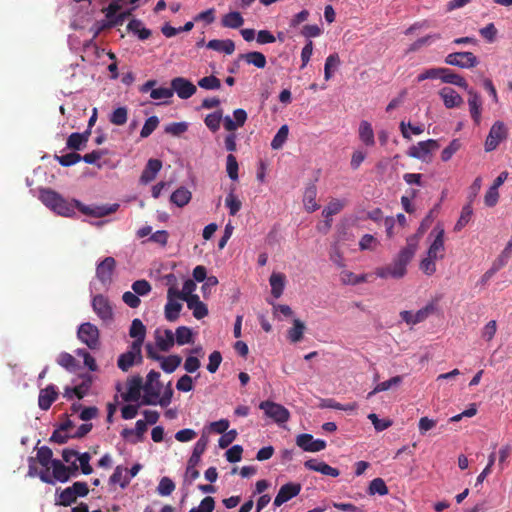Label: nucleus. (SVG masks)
Listing matches in <instances>:
<instances>
[{
  "label": "nucleus",
  "instance_id": "7ed1b4c3",
  "mask_svg": "<svg viewBox=\"0 0 512 512\" xmlns=\"http://www.w3.org/2000/svg\"><path fill=\"white\" fill-rule=\"evenodd\" d=\"M162 383L160 382V373L151 370L146 377V382L143 385L144 395L141 403L144 405H156L158 396L161 395Z\"/></svg>",
  "mask_w": 512,
  "mask_h": 512
},
{
  "label": "nucleus",
  "instance_id": "603ef678",
  "mask_svg": "<svg viewBox=\"0 0 512 512\" xmlns=\"http://www.w3.org/2000/svg\"><path fill=\"white\" fill-rule=\"evenodd\" d=\"M309 16L310 12L307 9H303L300 12L293 15L289 20V31H296L302 23L308 20Z\"/></svg>",
  "mask_w": 512,
  "mask_h": 512
},
{
  "label": "nucleus",
  "instance_id": "a19ab883",
  "mask_svg": "<svg viewBox=\"0 0 512 512\" xmlns=\"http://www.w3.org/2000/svg\"><path fill=\"white\" fill-rule=\"evenodd\" d=\"M244 23L242 15L237 11H232L222 17L221 24L223 27L237 29Z\"/></svg>",
  "mask_w": 512,
  "mask_h": 512
},
{
  "label": "nucleus",
  "instance_id": "aec40b11",
  "mask_svg": "<svg viewBox=\"0 0 512 512\" xmlns=\"http://www.w3.org/2000/svg\"><path fill=\"white\" fill-rule=\"evenodd\" d=\"M58 397V389L55 385L50 384L46 388L41 389L38 397V405L41 410H48Z\"/></svg>",
  "mask_w": 512,
  "mask_h": 512
},
{
  "label": "nucleus",
  "instance_id": "de8ad7c7",
  "mask_svg": "<svg viewBox=\"0 0 512 512\" xmlns=\"http://www.w3.org/2000/svg\"><path fill=\"white\" fill-rule=\"evenodd\" d=\"M388 487L385 483V481L382 478H375L373 479L368 487V494L369 495H380L384 496L388 494Z\"/></svg>",
  "mask_w": 512,
  "mask_h": 512
},
{
  "label": "nucleus",
  "instance_id": "a878e982",
  "mask_svg": "<svg viewBox=\"0 0 512 512\" xmlns=\"http://www.w3.org/2000/svg\"><path fill=\"white\" fill-rule=\"evenodd\" d=\"M444 106L448 109L459 107L463 103L462 97L454 89L444 87L439 91Z\"/></svg>",
  "mask_w": 512,
  "mask_h": 512
},
{
  "label": "nucleus",
  "instance_id": "72a5a7b5",
  "mask_svg": "<svg viewBox=\"0 0 512 512\" xmlns=\"http://www.w3.org/2000/svg\"><path fill=\"white\" fill-rule=\"evenodd\" d=\"M239 58L243 59L247 64L253 65L259 69L265 68L267 64L265 55L258 51H251L245 54H240Z\"/></svg>",
  "mask_w": 512,
  "mask_h": 512
},
{
  "label": "nucleus",
  "instance_id": "6e6d98bb",
  "mask_svg": "<svg viewBox=\"0 0 512 512\" xmlns=\"http://www.w3.org/2000/svg\"><path fill=\"white\" fill-rule=\"evenodd\" d=\"M473 210L470 204L465 205L462 208L460 217L454 226L455 231H461L470 221Z\"/></svg>",
  "mask_w": 512,
  "mask_h": 512
},
{
  "label": "nucleus",
  "instance_id": "5701e85b",
  "mask_svg": "<svg viewBox=\"0 0 512 512\" xmlns=\"http://www.w3.org/2000/svg\"><path fill=\"white\" fill-rule=\"evenodd\" d=\"M141 390H143L142 378L133 377L128 382V389L122 394V398L126 402H137L141 397Z\"/></svg>",
  "mask_w": 512,
  "mask_h": 512
},
{
  "label": "nucleus",
  "instance_id": "bb28decb",
  "mask_svg": "<svg viewBox=\"0 0 512 512\" xmlns=\"http://www.w3.org/2000/svg\"><path fill=\"white\" fill-rule=\"evenodd\" d=\"M187 307L192 310L193 316L196 319H202L208 315L207 306L200 301L198 295H190L186 298Z\"/></svg>",
  "mask_w": 512,
  "mask_h": 512
},
{
  "label": "nucleus",
  "instance_id": "79ce46f5",
  "mask_svg": "<svg viewBox=\"0 0 512 512\" xmlns=\"http://www.w3.org/2000/svg\"><path fill=\"white\" fill-rule=\"evenodd\" d=\"M340 58L337 53L330 54L325 61L324 65V78L326 81L330 80L333 76V73L340 66Z\"/></svg>",
  "mask_w": 512,
  "mask_h": 512
},
{
  "label": "nucleus",
  "instance_id": "09e8293b",
  "mask_svg": "<svg viewBox=\"0 0 512 512\" xmlns=\"http://www.w3.org/2000/svg\"><path fill=\"white\" fill-rule=\"evenodd\" d=\"M289 128L287 125H282L271 141V147L274 150L282 148L288 138Z\"/></svg>",
  "mask_w": 512,
  "mask_h": 512
},
{
  "label": "nucleus",
  "instance_id": "c03bdc74",
  "mask_svg": "<svg viewBox=\"0 0 512 512\" xmlns=\"http://www.w3.org/2000/svg\"><path fill=\"white\" fill-rule=\"evenodd\" d=\"M175 343L185 345L193 342V333L189 327L179 326L174 333Z\"/></svg>",
  "mask_w": 512,
  "mask_h": 512
},
{
  "label": "nucleus",
  "instance_id": "8fccbe9b",
  "mask_svg": "<svg viewBox=\"0 0 512 512\" xmlns=\"http://www.w3.org/2000/svg\"><path fill=\"white\" fill-rule=\"evenodd\" d=\"M125 471L122 466H117L110 476L109 482L111 484H119L121 488H125L130 482V478L126 477Z\"/></svg>",
  "mask_w": 512,
  "mask_h": 512
},
{
  "label": "nucleus",
  "instance_id": "13d9d810",
  "mask_svg": "<svg viewBox=\"0 0 512 512\" xmlns=\"http://www.w3.org/2000/svg\"><path fill=\"white\" fill-rule=\"evenodd\" d=\"M128 110L126 107L116 108L110 115L109 120L112 124L121 126L127 122Z\"/></svg>",
  "mask_w": 512,
  "mask_h": 512
},
{
  "label": "nucleus",
  "instance_id": "1a4fd4ad",
  "mask_svg": "<svg viewBox=\"0 0 512 512\" xmlns=\"http://www.w3.org/2000/svg\"><path fill=\"white\" fill-rule=\"evenodd\" d=\"M435 311H436V305L433 302H430L415 313H413L411 311H407V310L401 311L400 317L408 325H416V324L421 323L424 320H426Z\"/></svg>",
  "mask_w": 512,
  "mask_h": 512
},
{
  "label": "nucleus",
  "instance_id": "774afa93",
  "mask_svg": "<svg viewBox=\"0 0 512 512\" xmlns=\"http://www.w3.org/2000/svg\"><path fill=\"white\" fill-rule=\"evenodd\" d=\"M461 142L459 139H453L449 145L443 149L441 153V159L444 162L449 161L452 156L460 149Z\"/></svg>",
  "mask_w": 512,
  "mask_h": 512
},
{
  "label": "nucleus",
  "instance_id": "4c0bfd02",
  "mask_svg": "<svg viewBox=\"0 0 512 512\" xmlns=\"http://www.w3.org/2000/svg\"><path fill=\"white\" fill-rule=\"evenodd\" d=\"M359 138L366 146H373L375 144L373 128L366 120L360 122Z\"/></svg>",
  "mask_w": 512,
  "mask_h": 512
},
{
  "label": "nucleus",
  "instance_id": "2f4dec72",
  "mask_svg": "<svg viewBox=\"0 0 512 512\" xmlns=\"http://www.w3.org/2000/svg\"><path fill=\"white\" fill-rule=\"evenodd\" d=\"M206 47L214 51L223 52L227 55H231L235 50V44L230 39H213L206 44Z\"/></svg>",
  "mask_w": 512,
  "mask_h": 512
},
{
  "label": "nucleus",
  "instance_id": "b1692460",
  "mask_svg": "<svg viewBox=\"0 0 512 512\" xmlns=\"http://www.w3.org/2000/svg\"><path fill=\"white\" fill-rule=\"evenodd\" d=\"M304 466L309 470L319 472L326 476L337 477L340 474L338 469L331 467L327 463L317 459H310L305 461Z\"/></svg>",
  "mask_w": 512,
  "mask_h": 512
},
{
  "label": "nucleus",
  "instance_id": "f704fd0d",
  "mask_svg": "<svg viewBox=\"0 0 512 512\" xmlns=\"http://www.w3.org/2000/svg\"><path fill=\"white\" fill-rule=\"evenodd\" d=\"M285 280L286 277L282 273H272L269 278V283L271 286V293L275 298H279L284 291L285 288Z\"/></svg>",
  "mask_w": 512,
  "mask_h": 512
},
{
  "label": "nucleus",
  "instance_id": "a18cd8bd",
  "mask_svg": "<svg viewBox=\"0 0 512 512\" xmlns=\"http://www.w3.org/2000/svg\"><path fill=\"white\" fill-rule=\"evenodd\" d=\"M304 331L305 324L301 320L295 319L293 321V327L288 330V339L292 343H297L302 339Z\"/></svg>",
  "mask_w": 512,
  "mask_h": 512
},
{
  "label": "nucleus",
  "instance_id": "69168bd1",
  "mask_svg": "<svg viewBox=\"0 0 512 512\" xmlns=\"http://www.w3.org/2000/svg\"><path fill=\"white\" fill-rule=\"evenodd\" d=\"M322 33L323 29L317 24H306L300 30V34L308 40L319 37Z\"/></svg>",
  "mask_w": 512,
  "mask_h": 512
},
{
  "label": "nucleus",
  "instance_id": "393cba45",
  "mask_svg": "<svg viewBox=\"0 0 512 512\" xmlns=\"http://www.w3.org/2000/svg\"><path fill=\"white\" fill-rule=\"evenodd\" d=\"M161 168L162 162L159 159H149L140 176V182L143 184L150 183L156 178Z\"/></svg>",
  "mask_w": 512,
  "mask_h": 512
},
{
  "label": "nucleus",
  "instance_id": "052dcab7",
  "mask_svg": "<svg viewBox=\"0 0 512 512\" xmlns=\"http://www.w3.org/2000/svg\"><path fill=\"white\" fill-rule=\"evenodd\" d=\"M76 499L77 497L74 495L73 491L70 487H67L59 493L56 504L61 506H70L76 502Z\"/></svg>",
  "mask_w": 512,
  "mask_h": 512
},
{
  "label": "nucleus",
  "instance_id": "4468645a",
  "mask_svg": "<svg viewBox=\"0 0 512 512\" xmlns=\"http://www.w3.org/2000/svg\"><path fill=\"white\" fill-rule=\"evenodd\" d=\"M296 444L307 452H319L325 449L326 442L322 439H314L311 434L303 433L296 437Z\"/></svg>",
  "mask_w": 512,
  "mask_h": 512
},
{
  "label": "nucleus",
  "instance_id": "4d7b16f0",
  "mask_svg": "<svg viewBox=\"0 0 512 512\" xmlns=\"http://www.w3.org/2000/svg\"><path fill=\"white\" fill-rule=\"evenodd\" d=\"M52 456L53 452L48 446H42L37 451V460L43 467L49 468L54 460Z\"/></svg>",
  "mask_w": 512,
  "mask_h": 512
},
{
  "label": "nucleus",
  "instance_id": "c756f323",
  "mask_svg": "<svg viewBox=\"0 0 512 512\" xmlns=\"http://www.w3.org/2000/svg\"><path fill=\"white\" fill-rule=\"evenodd\" d=\"M121 9V5L119 3V0H115L112 3L109 4V6L106 8V17L110 20V22L113 25H120L123 23L126 13H118Z\"/></svg>",
  "mask_w": 512,
  "mask_h": 512
},
{
  "label": "nucleus",
  "instance_id": "e2e57ef3",
  "mask_svg": "<svg viewBox=\"0 0 512 512\" xmlns=\"http://www.w3.org/2000/svg\"><path fill=\"white\" fill-rule=\"evenodd\" d=\"M225 204L227 206V208L229 209V214L231 216H235L241 209V206H242V203L241 201L238 199V197L233 193V192H230L226 199H225Z\"/></svg>",
  "mask_w": 512,
  "mask_h": 512
},
{
  "label": "nucleus",
  "instance_id": "0e129e2a",
  "mask_svg": "<svg viewBox=\"0 0 512 512\" xmlns=\"http://www.w3.org/2000/svg\"><path fill=\"white\" fill-rule=\"evenodd\" d=\"M215 509V500L211 496L204 497L198 506L193 507L189 512H213Z\"/></svg>",
  "mask_w": 512,
  "mask_h": 512
},
{
  "label": "nucleus",
  "instance_id": "6e6552de",
  "mask_svg": "<svg viewBox=\"0 0 512 512\" xmlns=\"http://www.w3.org/2000/svg\"><path fill=\"white\" fill-rule=\"evenodd\" d=\"M75 208H78L80 212L85 215L93 216V217H104L106 215L114 213L119 204H111V205H85L81 203L79 200L74 199Z\"/></svg>",
  "mask_w": 512,
  "mask_h": 512
},
{
  "label": "nucleus",
  "instance_id": "473e14b6",
  "mask_svg": "<svg viewBox=\"0 0 512 512\" xmlns=\"http://www.w3.org/2000/svg\"><path fill=\"white\" fill-rule=\"evenodd\" d=\"M160 367L165 373H173L181 364L182 358L179 355L157 357Z\"/></svg>",
  "mask_w": 512,
  "mask_h": 512
},
{
  "label": "nucleus",
  "instance_id": "f3484780",
  "mask_svg": "<svg viewBox=\"0 0 512 512\" xmlns=\"http://www.w3.org/2000/svg\"><path fill=\"white\" fill-rule=\"evenodd\" d=\"M434 231H437V234L427 251V257L436 261L444 257V230L442 228H435Z\"/></svg>",
  "mask_w": 512,
  "mask_h": 512
},
{
  "label": "nucleus",
  "instance_id": "c85d7f7f",
  "mask_svg": "<svg viewBox=\"0 0 512 512\" xmlns=\"http://www.w3.org/2000/svg\"><path fill=\"white\" fill-rule=\"evenodd\" d=\"M168 301L165 305V318L170 321L174 322L179 318L180 311L182 309V304L175 300L176 296H170L167 293Z\"/></svg>",
  "mask_w": 512,
  "mask_h": 512
},
{
  "label": "nucleus",
  "instance_id": "20e7f679",
  "mask_svg": "<svg viewBox=\"0 0 512 512\" xmlns=\"http://www.w3.org/2000/svg\"><path fill=\"white\" fill-rule=\"evenodd\" d=\"M259 408L264 411L267 417L273 419V421L279 425L286 423L290 418L288 409L273 401H262L259 404Z\"/></svg>",
  "mask_w": 512,
  "mask_h": 512
},
{
  "label": "nucleus",
  "instance_id": "cd10ccee",
  "mask_svg": "<svg viewBox=\"0 0 512 512\" xmlns=\"http://www.w3.org/2000/svg\"><path fill=\"white\" fill-rule=\"evenodd\" d=\"M442 71H443V72H441L442 82L447 83V84H453L460 88H463L464 90H468L469 85H468L467 81L464 79V77L453 72L449 68L442 67Z\"/></svg>",
  "mask_w": 512,
  "mask_h": 512
},
{
  "label": "nucleus",
  "instance_id": "a211bd4d",
  "mask_svg": "<svg viewBox=\"0 0 512 512\" xmlns=\"http://www.w3.org/2000/svg\"><path fill=\"white\" fill-rule=\"evenodd\" d=\"M116 266V261L113 257H106L96 267V276L103 284L111 281V276Z\"/></svg>",
  "mask_w": 512,
  "mask_h": 512
},
{
  "label": "nucleus",
  "instance_id": "bf43d9fd",
  "mask_svg": "<svg viewBox=\"0 0 512 512\" xmlns=\"http://www.w3.org/2000/svg\"><path fill=\"white\" fill-rule=\"evenodd\" d=\"M175 490V484L169 477H162L157 486V493L160 496H169Z\"/></svg>",
  "mask_w": 512,
  "mask_h": 512
},
{
  "label": "nucleus",
  "instance_id": "7c9ffc66",
  "mask_svg": "<svg viewBox=\"0 0 512 512\" xmlns=\"http://www.w3.org/2000/svg\"><path fill=\"white\" fill-rule=\"evenodd\" d=\"M50 466L52 468V476L55 482L59 481L61 483H66L69 481V468H67V466H65L59 459L53 460Z\"/></svg>",
  "mask_w": 512,
  "mask_h": 512
},
{
  "label": "nucleus",
  "instance_id": "37998d69",
  "mask_svg": "<svg viewBox=\"0 0 512 512\" xmlns=\"http://www.w3.org/2000/svg\"><path fill=\"white\" fill-rule=\"evenodd\" d=\"M128 31L136 34L140 40H146L150 37L151 31L143 27L142 22L138 19H132L127 25Z\"/></svg>",
  "mask_w": 512,
  "mask_h": 512
},
{
  "label": "nucleus",
  "instance_id": "423d86ee",
  "mask_svg": "<svg viewBox=\"0 0 512 512\" xmlns=\"http://www.w3.org/2000/svg\"><path fill=\"white\" fill-rule=\"evenodd\" d=\"M444 62L447 65L456 66L462 69H471L479 64L478 58L472 52H453L448 54Z\"/></svg>",
  "mask_w": 512,
  "mask_h": 512
},
{
  "label": "nucleus",
  "instance_id": "680f3d73",
  "mask_svg": "<svg viewBox=\"0 0 512 512\" xmlns=\"http://www.w3.org/2000/svg\"><path fill=\"white\" fill-rule=\"evenodd\" d=\"M198 86L206 90H218L221 87V82L216 76L210 75L201 78L198 81Z\"/></svg>",
  "mask_w": 512,
  "mask_h": 512
},
{
  "label": "nucleus",
  "instance_id": "412c9836",
  "mask_svg": "<svg viewBox=\"0 0 512 512\" xmlns=\"http://www.w3.org/2000/svg\"><path fill=\"white\" fill-rule=\"evenodd\" d=\"M155 344L163 352L169 351L175 344L174 333L170 329L155 331Z\"/></svg>",
  "mask_w": 512,
  "mask_h": 512
},
{
  "label": "nucleus",
  "instance_id": "2eb2a0df",
  "mask_svg": "<svg viewBox=\"0 0 512 512\" xmlns=\"http://www.w3.org/2000/svg\"><path fill=\"white\" fill-rule=\"evenodd\" d=\"M142 361L141 348L138 350L133 349V345L130 346L129 350L122 353L118 360L117 366L124 372H127L135 363Z\"/></svg>",
  "mask_w": 512,
  "mask_h": 512
},
{
  "label": "nucleus",
  "instance_id": "dca6fc26",
  "mask_svg": "<svg viewBox=\"0 0 512 512\" xmlns=\"http://www.w3.org/2000/svg\"><path fill=\"white\" fill-rule=\"evenodd\" d=\"M468 93V106L470 115L475 122V124H480L481 121V110H482V101L480 95L473 90L472 88H468L465 90Z\"/></svg>",
  "mask_w": 512,
  "mask_h": 512
},
{
  "label": "nucleus",
  "instance_id": "f257e3e1",
  "mask_svg": "<svg viewBox=\"0 0 512 512\" xmlns=\"http://www.w3.org/2000/svg\"><path fill=\"white\" fill-rule=\"evenodd\" d=\"M418 247V237L411 236L407 238L406 246L403 247L392 262L386 266L378 267L375 275L381 279L393 278L401 279L407 273V266L414 258Z\"/></svg>",
  "mask_w": 512,
  "mask_h": 512
},
{
  "label": "nucleus",
  "instance_id": "9d476101",
  "mask_svg": "<svg viewBox=\"0 0 512 512\" xmlns=\"http://www.w3.org/2000/svg\"><path fill=\"white\" fill-rule=\"evenodd\" d=\"M439 143L437 140L428 139L426 141H420L416 145L410 147L408 155L410 157L425 161L432 151L437 150L439 148Z\"/></svg>",
  "mask_w": 512,
  "mask_h": 512
},
{
  "label": "nucleus",
  "instance_id": "39448f33",
  "mask_svg": "<svg viewBox=\"0 0 512 512\" xmlns=\"http://www.w3.org/2000/svg\"><path fill=\"white\" fill-rule=\"evenodd\" d=\"M95 314L106 324L111 323L114 318L113 307L107 297L102 294L93 296L91 301Z\"/></svg>",
  "mask_w": 512,
  "mask_h": 512
},
{
  "label": "nucleus",
  "instance_id": "58836bf2",
  "mask_svg": "<svg viewBox=\"0 0 512 512\" xmlns=\"http://www.w3.org/2000/svg\"><path fill=\"white\" fill-rule=\"evenodd\" d=\"M317 189L314 185L306 188L303 196V203L308 212H314L319 208L316 202Z\"/></svg>",
  "mask_w": 512,
  "mask_h": 512
},
{
  "label": "nucleus",
  "instance_id": "6ab92c4d",
  "mask_svg": "<svg viewBox=\"0 0 512 512\" xmlns=\"http://www.w3.org/2000/svg\"><path fill=\"white\" fill-rule=\"evenodd\" d=\"M129 335L135 339L131 344L133 345V349L138 350L139 348H142L146 336V327L140 319L136 318L132 321L129 329Z\"/></svg>",
  "mask_w": 512,
  "mask_h": 512
},
{
  "label": "nucleus",
  "instance_id": "9b49d317",
  "mask_svg": "<svg viewBox=\"0 0 512 512\" xmlns=\"http://www.w3.org/2000/svg\"><path fill=\"white\" fill-rule=\"evenodd\" d=\"M171 90L180 99L186 100L196 93L197 88L190 80L184 77H175L171 80Z\"/></svg>",
  "mask_w": 512,
  "mask_h": 512
},
{
  "label": "nucleus",
  "instance_id": "f8f14e48",
  "mask_svg": "<svg viewBox=\"0 0 512 512\" xmlns=\"http://www.w3.org/2000/svg\"><path fill=\"white\" fill-rule=\"evenodd\" d=\"M507 136V129L503 122L497 121L491 127L485 141V150L492 151L496 149L499 143Z\"/></svg>",
  "mask_w": 512,
  "mask_h": 512
},
{
  "label": "nucleus",
  "instance_id": "ddd939ff",
  "mask_svg": "<svg viewBox=\"0 0 512 512\" xmlns=\"http://www.w3.org/2000/svg\"><path fill=\"white\" fill-rule=\"evenodd\" d=\"M300 491L301 485L299 483L289 482L282 485L273 501V505L275 507H280L285 502L297 496Z\"/></svg>",
  "mask_w": 512,
  "mask_h": 512
},
{
  "label": "nucleus",
  "instance_id": "ea45409f",
  "mask_svg": "<svg viewBox=\"0 0 512 512\" xmlns=\"http://www.w3.org/2000/svg\"><path fill=\"white\" fill-rule=\"evenodd\" d=\"M88 141V136L86 133H72L69 135L66 147L75 151L82 150Z\"/></svg>",
  "mask_w": 512,
  "mask_h": 512
},
{
  "label": "nucleus",
  "instance_id": "f03ea898",
  "mask_svg": "<svg viewBox=\"0 0 512 512\" xmlns=\"http://www.w3.org/2000/svg\"><path fill=\"white\" fill-rule=\"evenodd\" d=\"M39 199L47 208L60 216L71 217L75 214L74 200L69 202L50 188L40 189Z\"/></svg>",
  "mask_w": 512,
  "mask_h": 512
},
{
  "label": "nucleus",
  "instance_id": "338daca9",
  "mask_svg": "<svg viewBox=\"0 0 512 512\" xmlns=\"http://www.w3.org/2000/svg\"><path fill=\"white\" fill-rule=\"evenodd\" d=\"M158 125H159V119L157 116L149 117L145 121V123L141 129L140 136L142 138H147L155 131V129L158 127Z\"/></svg>",
  "mask_w": 512,
  "mask_h": 512
},
{
  "label": "nucleus",
  "instance_id": "e433bc0d",
  "mask_svg": "<svg viewBox=\"0 0 512 512\" xmlns=\"http://www.w3.org/2000/svg\"><path fill=\"white\" fill-rule=\"evenodd\" d=\"M192 194L186 187H179L170 196V201L177 207H184L191 200Z\"/></svg>",
  "mask_w": 512,
  "mask_h": 512
},
{
  "label": "nucleus",
  "instance_id": "0eeeda50",
  "mask_svg": "<svg viewBox=\"0 0 512 512\" xmlns=\"http://www.w3.org/2000/svg\"><path fill=\"white\" fill-rule=\"evenodd\" d=\"M77 336L81 342L92 350L97 349L100 345L99 330L90 322L82 323L79 326Z\"/></svg>",
  "mask_w": 512,
  "mask_h": 512
},
{
  "label": "nucleus",
  "instance_id": "49530a36",
  "mask_svg": "<svg viewBox=\"0 0 512 512\" xmlns=\"http://www.w3.org/2000/svg\"><path fill=\"white\" fill-rule=\"evenodd\" d=\"M340 280L345 285H357L367 281V274H354L351 271H342Z\"/></svg>",
  "mask_w": 512,
  "mask_h": 512
},
{
  "label": "nucleus",
  "instance_id": "5fc2aeb1",
  "mask_svg": "<svg viewBox=\"0 0 512 512\" xmlns=\"http://www.w3.org/2000/svg\"><path fill=\"white\" fill-rule=\"evenodd\" d=\"M81 155L76 152L67 153L64 155H55V160L63 167L72 166L81 161Z\"/></svg>",
  "mask_w": 512,
  "mask_h": 512
},
{
  "label": "nucleus",
  "instance_id": "c9c22d12",
  "mask_svg": "<svg viewBox=\"0 0 512 512\" xmlns=\"http://www.w3.org/2000/svg\"><path fill=\"white\" fill-rule=\"evenodd\" d=\"M196 289V284L193 280L188 279L183 283L182 290L179 291L174 287H170L168 289V294L170 296H176L178 299H182L186 302V298H188L190 295H194L193 292Z\"/></svg>",
  "mask_w": 512,
  "mask_h": 512
},
{
  "label": "nucleus",
  "instance_id": "864d4df0",
  "mask_svg": "<svg viewBox=\"0 0 512 512\" xmlns=\"http://www.w3.org/2000/svg\"><path fill=\"white\" fill-rule=\"evenodd\" d=\"M345 202L339 199L331 200L328 205L323 209L322 215L325 218H330L333 215L338 214L344 207Z\"/></svg>",
  "mask_w": 512,
  "mask_h": 512
},
{
  "label": "nucleus",
  "instance_id": "4be33fe9",
  "mask_svg": "<svg viewBox=\"0 0 512 512\" xmlns=\"http://www.w3.org/2000/svg\"><path fill=\"white\" fill-rule=\"evenodd\" d=\"M233 117L234 119L229 115H226L223 118L224 128L229 132H233L245 124L247 120V112L244 109L238 108L234 110Z\"/></svg>",
  "mask_w": 512,
  "mask_h": 512
},
{
  "label": "nucleus",
  "instance_id": "3c124183",
  "mask_svg": "<svg viewBox=\"0 0 512 512\" xmlns=\"http://www.w3.org/2000/svg\"><path fill=\"white\" fill-rule=\"evenodd\" d=\"M57 363L68 371H75L78 367L76 359L67 352H62L57 358Z\"/></svg>",
  "mask_w": 512,
  "mask_h": 512
}]
</instances>
